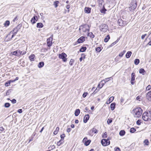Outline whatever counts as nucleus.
<instances>
[{
	"label": "nucleus",
	"mask_w": 151,
	"mask_h": 151,
	"mask_svg": "<svg viewBox=\"0 0 151 151\" xmlns=\"http://www.w3.org/2000/svg\"><path fill=\"white\" fill-rule=\"evenodd\" d=\"M82 141L85 145L87 146L89 145L91 142V140L90 139L88 140L87 138L85 137L84 138Z\"/></svg>",
	"instance_id": "1a4fd4ad"
},
{
	"label": "nucleus",
	"mask_w": 151,
	"mask_h": 151,
	"mask_svg": "<svg viewBox=\"0 0 151 151\" xmlns=\"http://www.w3.org/2000/svg\"><path fill=\"white\" fill-rule=\"evenodd\" d=\"M63 142H64V140L61 139L59 141H58L57 142V145L58 146H60L61 145V144L63 143Z\"/></svg>",
	"instance_id": "a19ab883"
},
{
	"label": "nucleus",
	"mask_w": 151,
	"mask_h": 151,
	"mask_svg": "<svg viewBox=\"0 0 151 151\" xmlns=\"http://www.w3.org/2000/svg\"><path fill=\"white\" fill-rule=\"evenodd\" d=\"M139 62L140 61L139 59H136L134 60V63L135 65H137L139 64Z\"/></svg>",
	"instance_id": "e433bc0d"
},
{
	"label": "nucleus",
	"mask_w": 151,
	"mask_h": 151,
	"mask_svg": "<svg viewBox=\"0 0 151 151\" xmlns=\"http://www.w3.org/2000/svg\"><path fill=\"white\" fill-rule=\"evenodd\" d=\"M135 74L134 73H132L131 75V83L132 85L134 84L135 83Z\"/></svg>",
	"instance_id": "9b49d317"
},
{
	"label": "nucleus",
	"mask_w": 151,
	"mask_h": 151,
	"mask_svg": "<svg viewBox=\"0 0 151 151\" xmlns=\"http://www.w3.org/2000/svg\"><path fill=\"white\" fill-rule=\"evenodd\" d=\"M13 34L12 35L11 37H9L8 39H7L6 41H8L10 40L12 38L16 35V34H15L14 33H13Z\"/></svg>",
	"instance_id": "37998d69"
},
{
	"label": "nucleus",
	"mask_w": 151,
	"mask_h": 151,
	"mask_svg": "<svg viewBox=\"0 0 151 151\" xmlns=\"http://www.w3.org/2000/svg\"><path fill=\"white\" fill-rule=\"evenodd\" d=\"M107 11V9L105 8L104 5L103 6L102 8L100 9V12L101 13L105 14L106 13V12Z\"/></svg>",
	"instance_id": "6ab92c4d"
},
{
	"label": "nucleus",
	"mask_w": 151,
	"mask_h": 151,
	"mask_svg": "<svg viewBox=\"0 0 151 151\" xmlns=\"http://www.w3.org/2000/svg\"><path fill=\"white\" fill-rule=\"evenodd\" d=\"M151 88V86L150 85H148L146 88V90L147 91H148L150 90Z\"/></svg>",
	"instance_id": "bf43d9fd"
},
{
	"label": "nucleus",
	"mask_w": 151,
	"mask_h": 151,
	"mask_svg": "<svg viewBox=\"0 0 151 151\" xmlns=\"http://www.w3.org/2000/svg\"><path fill=\"white\" fill-rule=\"evenodd\" d=\"M108 27V26L105 24H102L99 26L101 31L104 32L106 31Z\"/></svg>",
	"instance_id": "39448f33"
},
{
	"label": "nucleus",
	"mask_w": 151,
	"mask_h": 151,
	"mask_svg": "<svg viewBox=\"0 0 151 151\" xmlns=\"http://www.w3.org/2000/svg\"><path fill=\"white\" fill-rule=\"evenodd\" d=\"M12 32H10L6 36V38L5 39L6 41L7 39H8L9 37H11V35Z\"/></svg>",
	"instance_id": "c03bdc74"
},
{
	"label": "nucleus",
	"mask_w": 151,
	"mask_h": 151,
	"mask_svg": "<svg viewBox=\"0 0 151 151\" xmlns=\"http://www.w3.org/2000/svg\"><path fill=\"white\" fill-rule=\"evenodd\" d=\"M86 26H87V25H86V24H84V25H81L80 26L81 27V29L83 30V32L84 31V28H85L86 27Z\"/></svg>",
	"instance_id": "864d4df0"
},
{
	"label": "nucleus",
	"mask_w": 151,
	"mask_h": 151,
	"mask_svg": "<svg viewBox=\"0 0 151 151\" xmlns=\"http://www.w3.org/2000/svg\"><path fill=\"white\" fill-rule=\"evenodd\" d=\"M114 151H117V150H118V151L119 150V151H120V148L118 147H116L114 148Z\"/></svg>",
	"instance_id": "680f3d73"
},
{
	"label": "nucleus",
	"mask_w": 151,
	"mask_h": 151,
	"mask_svg": "<svg viewBox=\"0 0 151 151\" xmlns=\"http://www.w3.org/2000/svg\"><path fill=\"white\" fill-rule=\"evenodd\" d=\"M67 56V55L64 52H62L59 55V58L60 59H61L64 62H66L67 60L66 57Z\"/></svg>",
	"instance_id": "423d86ee"
},
{
	"label": "nucleus",
	"mask_w": 151,
	"mask_h": 151,
	"mask_svg": "<svg viewBox=\"0 0 151 151\" xmlns=\"http://www.w3.org/2000/svg\"><path fill=\"white\" fill-rule=\"evenodd\" d=\"M88 36L90 37V38H93L95 37V35L92 32H88Z\"/></svg>",
	"instance_id": "c85d7f7f"
},
{
	"label": "nucleus",
	"mask_w": 151,
	"mask_h": 151,
	"mask_svg": "<svg viewBox=\"0 0 151 151\" xmlns=\"http://www.w3.org/2000/svg\"><path fill=\"white\" fill-rule=\"evenodd\" d=\"M125 133V132L124 130H121L119 133V134L121 136H123L124 135Z\"/></svg>",
	"instance_id": "72a5a7b5"
},
{
	"label": "nucleus",
	"mask_w": 151,
	"mask_h": 151,
	"mask_svg": "<svg viewBox=\"0 0 151 151\" xmlns=\"http://www.w3.org/2000/svg\"><path fill=\"white\" fill-rule=\"evenodd\" d=\"M65 135L64 134L61 135L60 136L61 138V139L64 140V138L65 137Z\"/></svg>",
	"instance_id": "5fc2aeb1"
},
{
	"label": "nucleus",
	"mask_w": 151,
	"mask_h": 151,
	"mask_svg": "<svg viewBox=\"0 0 151 151\" xmlns=\"http://www.w3.org/2000/svg\"><path fill=\"white\" fill-rule=\"evenodd\" d=\"M110 39V37L109 35H107L106 37L104 39V42H107L109 39Z\"/></svg>",
	"instance_id": "473e14b6"
},
{
	"label": "nucleus",
	"mask_w": 151,
	"mask_h": 151,
	"mask_svg": "<svg viewBox=\"0 0 151 151\" xmlns=\"http://www.w3.org/2000/svg\"><path fill=\"white\" fill-rule=\"evenodd\" d=\"M19 29H18L17 27L14 28L13 30L11 31V32H12V33H13V32L15 34H16L17 32L19 30Z\"/></svg>",
	"instance_id": "cd10ccee"
},
{
	"label": "nucleus",
	"mask_w": 151,
	"mask_h": 151,
	"mask_svg": "<svg viewBox=\"0 0 151 151\" xmlns=\"http://www.w3.org/2000/svg\"><path fill=\"white\" fill-rule=\"evenodd\" d=\"M59 130V128L58 127H57L56 128V129L53 132L54 134L55 135L57 134Z\"/></svg>",
	"instance_id": "58836bf2"
},
{
	"label": "nucleus",
	"mask_w": 151,
	"mask_h": 151,
	"mask_svg": "<svg viewBox=\"0 0 151 151\" xmlns=\"http://www.w3.org/2000/svg\"><path fill=\"white\" fill-rule=\"evenodd\" d=\"M146 97L148 100L151 101V91H149L147 93Z\"/></svg>",
	"instance_id": "2eb2a0df"
},
{
	"label": "nucleus",
	"mask_w": 151,
	"mask_h": 151,
	"mask_svg": "<svg viewBox=\"0 0 151 151\" xmlns=\"http://www.w3.org/2000/svg\"><path fill=\"white\" fill-rule=\"evenodd\" d=\"M81 57L84 59L85 58L86 55L84 53H82L81 55Z\"/></svg>",
	"instance_id": "774afa93"
},
{
	"label": "nucleus",
	"mask_w": 151,
	"mask_h": 151,
	"mask_svg": "<svg viewBox=\"0 0 151 151\" xmlns=\"http://www.w3.org/2000/svg\"><path fill=\"white\" fill-rule=\"evenodd\" d=\"M112 122V119H108L107 120V123L108 124H109Z\"/></svg>",
	"instance_id": "09e8293b"
},
{
	"label": "nucleus",
	"mask_w": 151,
	"mask_h": 151,
	"mask_svg": "<svg viewBox=\"0 0 151 151\" xmlns=\"http://www.w3.org/2000/svg\"><path fill=\"white\" fill-rule=\"evenodd\" d=\"M104 84V83H101V82H100L99 83L97 87V88L98 87L99 88L98 89H99V90L103 86Z\"/></svg>",
	"instance_id": "bb28decb"
},
{
	"label": "nucleus",
	"mask_w": 151,
	"mask_h": 151,
	"mask_svg": "<svg viewBox=\"0 0 151 151\" xmlns=\"http://www.w3.org/2000/svg\"><path fill=\"white\" fill-rule=\"evenodd\" d=\"M10 106V104L9 103H6L4 104V106L6 108H8Z\"/></svg>",
	"instance_id": "49530a36"
},
{
	"label": "nucleus",
	"mask_w": 151,
	"mask_h": 151,
	"mask_svg": "<svg viewBox=\"0 0 151 151\" xmlns=\"http://www.w3.org/2000/svg\"><path fill=\"white\" fill-rule=\"evenodd\" d=\"M91 8L88 7H86L84 9V11L86 13H90L91 12Z\"/></svg>",
	"instance_id": "f3484780"
},
{
	"label": "nucleus",
	"mask_w": 151,
	"mask_h": 151,
	"mask_svg": "<svg viewBox=\"0 0 151 151\" xmlns=\"http://www.w3.org/2000/svg\"><path fill=\"white\" fill-rule=\"evenodd\" d=\"M74 62V60L73 59H71L70 60V62H69L70 65L72 66L73 65V63Z\"/></svg>",
	"instance_id": "de8ad7c7"
},
{
	"label": "nucleus",
	"mask_w": 151,
	"mask_h": 151,
	"mask_svg": "<svg viewBox=\"0 0 151 151\" xmlns=\"http://www.w3.org/2000/svg\"><path fill=\"white\" fill-rule=\"evenodd\" d=\"M99 91V89H97V87L96 88L95 90L94 91V92L92 94H96L97 92H98Z\"/></svg>",
	"instance_id": "6e6d98bb"
},
{
	"label": "nucleus",
	"mask_w": 151,
	"mask_h": 151,
	"mask_svg": "<svg viewBox=\"0 0 151 151\" xmlns=\"http://www.w3.org/2000/svg\"><path fill=\"white\" fill-rule=\"evenodd\" d=\"M59 3V1H55L54 2L53 5L55 6V8L58 7V4Z\"/></svg>",
	"instance_id": "f704fd0d"
},
{
	"label": "nucleus",
	"mask_w": 151,
	"mask_h": 151,
	"mask_svg": "<svg viewBox=\"0 0 151 151\" xmlns=\"http://www.w3.org/2000/svg\"><path fill=\"white\" fill-rule=\"evenodd\" d=\"M132 112L134 113V116L139 118L142 115V110L140 108H137L134 109Z\"/></svg>",
	"instance_id": "f257e3e1"
},
{
	"label": "nucleus",
	"mask_w": 151,
	"mask_h": 151,
	"mask_svg": "<svg viewBox=\"0 0 151 151\" xmlns=\"http://www.w3.org/2000/svg\"><path fill=\"white\" fill-rule=\"evenodd\" d=\"M26 53V52L25 51H24V50H23V51H21L20 50V55H25Z\"/></svg>",
	"instance_id": "3c124183"
},
{
	"label": "nucleus",
	"mask_w": 151,
	"mask_h": 151,
	"mask_svg": "<svg viewBox=\"0 0 151 151\" xmlns=\"http://www.w3.org/2000/svg\"><path fill=\"white\" fill-rule=\"evenodd\" d=\"M44 65V63L43 62H40L38 65V67L39 68H42Z\"/></svg>",
	"instance_id": "b1692460"
},
{
	"label": "nucleus",
	"mask_w": 151,
	"mask_h": 151,
	"mask_svg": "<svg viewBox=\"0 0 151 151\" xmlns=\"http://www.w3.org/2000/svg\"><path fill=\"white\" fill-rule=\"evenodd\" d=\"M148 113L144 112L142 115V119L145 121H148L151 120V116H149L148 114Z\"/></svg>",
	"instance_id": "20e7f679"
},
{
	"label": "nucleus",
	"mask_w": 151,
	"mask_h": 151,
	"mask_svg": "<svg viewBox=\"0 0 151 151\" xmlns=\"http://www.w3.org/2000/svg\"><path fill=\"white\" fill-rule=\"evenodd\" d=\"M11 101L12 103L13 104H15L16 103V100L15 99H13L12 100H10Z\"/></svg>",
	"instance_id": "052dcab7"
},
{
	"label": "nucleus",
	"mask_w": 151,
	"mask_h": 151,
	"mask_svg": "<svg viewBox=\"0 0 151 151\" xmlns=\"http://www.w3.org/2000/svg\"><path fill=\"white\" fill-rule=\"evenodd\" d=\"M10 24V22L9 21L7 20L5 21L4 23V25L5 27H7Z\"/></svg>",
	"instance_id": "ea45409f"
},
{
	"label": "nucleus",
	"mask_w": 151,
	"mask_h": 151,
	"mask_svg": "<svg viewBox=\"0 0 151 151\" xmlns=\"http://www.w3.org/2000/svg\"><path fill=\"white\" fill-rule=\"evenodd\" d=\"M80 112V110L79 109H76L75 111V115L76 116H78Z\"/></svg>",
	"instance_id": "a878e982"
},
{
	"label": "nucleus",
	"mask_w": 151,
	"mask_h": 151,
	"mask_svg": "<svg viewBox=\"0 0 151 151\" xmlns=\"http://www.w3.org/2000/svg\"><path fill=\"white\" fill-rule=\"evenodd\" d=\"M22 24H19L16 27L19 29L21 28L22 27Z\"/></svg>",
	"instance_id": "e2e57ef3"
},
{
	"label": "nucleus",
	"mask_w": 151,
	"mask_h": 151,
	"mask_svg": "<svg viewBox=\"0 0 151 151\" xmlns=\"http://www.w3.org/2000/svg\"><path fill=\"white\" fill-rule=\"evenodd\" d=\"M116 103H113L111 104L110 108L111 109L112 111H113L115 108Z\"/></svg>",
	"instance_id": "4be33fe9"
},
{
	"label": "nucleus",
	"mask_w": 151,
	"mask_h": 151,
	"mask_svg": "<svg viewBox=\"0 0 151 151\" xmlns=\"http://www.w3.org/2000/svg\"><path fill=\"white\" fill-rule=\"evenodd\" d=\"M144 143L145 145H147L149 144V141L148 139H145L144 141Z\"/></svg>",
	"instance_id": "603ef678"
},
{
	"label": "nucleus",
	"mask_w": 151,
	"mask_h": 151,
	"mask_svg": "<svg viewBox=\"0 0 151 151\" xmlns=\"http://www.w3.org/2000/svg\"><path fill=\"white\" fill-rule=\"evenodd\" d=\"M136 100H138L139 101H140L141 99V96H137L136 98Z\"/></svg>",
	"instance_id": "338daca9"
},
{
	"label": "nucleus",
	"mask_w": 151,
	"mask_h": 151,
	"mask_svg": "<svg viewBox=\"0 0 151 151\" xmlns=\"http://www.w3.org/2000/svg\"><path fill=\"white\" fill-rule=\"evenodd\" d=\"M132 54V52L131 51H128L126 54L125 56L126 58H129Z\"/></svg>",
	"instance_id": "5701e85b"
},
{
	"label": "nucleus",
	"mask_w": 151,
	"mask_h": 151,
	"mask_svg": "<svg viewBox=\"0 0 151 151\" xmlns=\"http://www.w3.org/2000/svg\"><path fill=\"white\" fill-rule=\"evenodd\" d=\"M137 124L138 125H139L141 124V120L140 119H138L136 122Z\"/></svg>",
	"instance_id": "4d7b16f0"
},
{
	"label": "nucleus",
	"mask_w": 151,
	"mask_h": 151,
	"mask_svg": "<svg viewBox=\"0 0 151 151\" xmlns=\"http://www.w3.org/2000/svg\"><path fill=\"white\" fill-rule=\"evenodd\" d=\"M111 138L109 137L107 139H103L101 141V143L103 146H106L109 145L110 144L109 140Z\"/></svg>",
	"instance_id": "7ed1b4c3"
},
{
	"label": "nucleus",
	"mask_w": 151,
	"mask_h": 151,
	"mask_svg": "<svg viewBox=\"0 0 151 151\" xmlns=\"http://www.w3.org/2000/svg\"><path fill=\"white\" fill-rule=\"evenodd\" d=\"M117 22L119 25L120 26H124L127 24L126 21H124L121 19H119Z\"/></svg>",
	"instance_id": "6e6552de"
},
{
	"label": "nucleus",
	"mask_w": 151,
	"mask_h": 151,
	"mask_svg": "<svg viewBox=\"0 0 151 151\" xmlns=\"http://www.w3.org/2000/svg\"><path fill=\"white\" fill-rule=\"evenodd\" d=\"M136 131V129L134 127L130 129V132L131 133H133Z\"/></svg>",
	"instance_id": "79ce46f5"
},
{
	"label": "nucleus",
	"mask_w": 151,
	"mask_h": 151,
	"mask_svg": "<svg viewBox=\"0 0 151 151\" xmlns=\"http://www.w3.org/2000/svg\"><path fill=\"white\" fill-rule=\"evenodd\" d=\"M53 37V35H52L47 40V45L49 47H50L52 45Z\"/></svg>",
	"instance_id": "0eeeda50"
},
{
	"label": "nucleus",
	"mask_w": 151,
	"mask_h": 151,
	"mask_svg": "<svg viewBox=\"0 0 151 151\" xmlns=\"http://www.w3.org/2000/svg\"><path fill=\"white\" fill-rule=\"evenodd\" d=\"M20 50L18 49L12 52L11 54L16 56H20Z\"/></svg>",
	"instance_id": "9d476101"
},
{
	"label": "nucleus",
	"mask_w": 151,
	"mask_h": 151,
	"mask_svg": "<svg viewBox=\"0 0 151 151\" xmlns=\"http://www.w3.org/2000/svg\"><path fill=\"white\" fill-rule=\"evenodd\" d=\"M101 50V47H97L96 49V50L97 52H100Z\"/></svg>",
	"instance_id": "a18cd8bd"
},
{
	"label": "nucleus",
	"mask_w": 151,
	"mask_h": 151,
	"mask_svg": "<svg viewBox=\"0 0 151 151\" xmlns=\"http://www.w3.org/2000/svg\"><path fill=\"white\" fill-rule=\"evenodd\" d=\"M87 26L88 27V28H87L85 30H84V32H86V31L89 32L90 31V27L89 25H87Z\"/></svg>",
	"instance_id": "0e129e2a"
},
{
	"label": "nucleus",
	"mask_w": 151,
	"mask_h": 151,
	"mask_svg": "<svg viewBox=\"0 0 151 151\" xmlns=\"http://www.w3.org/2000/svg\"><path fill=\"white\" fill-rule=\"evenodd\" d=\"M35 55L34 54H32L29 57V58L30 60L31 61H33L34 60V58H35Z\"/></svg>",
	"instance_id": "412c9836"
},
{
	"label": "nucleus",
	"mask_w": 151,
	"mask_h": 151,
	"mask_svg": "<svg viewBox=\"0 0 151 151\" xmlns=\"http://www.w3.org/2000/svg\"><path fill=\"white\" fill-rule=\"evenodd\" d=\"M88 94V93L87 92H84L83 95V97L84 98L86 97Z\"/></svg>",
	"instance_id": "69168bd1"
},
{
	"label": "nucleus",
	"mask_w": 151,
	"mask_h": 151,
	"mask_svg": "<svg viewBox=\"0 0 151 151\" xmlns=\"http://www.w3.org/2000/svg\"><path fill=\"white\" fill-rule=\"evenodd\" d=\"M88 45H85L82 46L79 50V51L81 52H85L87 49V47L85 46Z\"/></svg>",
	"instance_id": "4468645a"
},
{
	"label": "nucleus",
	"mask_w": 151,
	"mask_h": 151,
	"mask_svg": "<svg viewBox=\"0 0 151 151\" xmlns=\"http://www.w3.org/2000/svg\"><path fill=\"white\" fill-rule=\"evenodd\" d=\"M85 37L82 36L80 37L77 40V42L78 43H81L84 42L85 41Z\"/></svg>",
	"instance_id": "ddd939ff"
},
{
	"label": "nucleus",
	"mask_w": 151,
	"mask_h": 151,
	"mask_svg": "<svg viewBox=\"0 0 151 151\" xmlns=\"http://www.w3.org/2000/svg\"><path fill=\"white\" fill-rule=\"evenodd\" d=\"M37 17L36 16H34L31 19V22L33 24L35 23L37 21Z\"/></svg>",
	"instance_id": "f8f14e48"
},
{
	"label": "nucleus",
	"mask_w": 151,
	"mask_h": 151,
	"mask_svg": "<svg viewBox=\"0 0 151 151\" xmlns=\"http://www.w3.org/2000/svg\"><path fill=\"white\" fill-rule=\"evenodd\" d=\"M10 81H7L5 83V85L6 86H8L10 85Z\"/></svg>",
	"instance_id": "8fccbe9b"
},
{
	"label": "nucleus",
	"mask_w": 151,
	"mask_h": 151,
	"mask_svg": "<svg viewBox=\"0 0 151 151\" xmlns=\"http://www.w3.org/2000/svg\"><path fill=\"white\" fill-rule=\"evenodd\" d=\"M146 73L145 70L143 68H141L139 70V73L142 74V75H144L145 73Z\"/></svg>",
	"instance_id": "2f4dec72"
},
{
	"label": "nucleus",
	"mask_w": 151,
	"mask_h": 151,
	"mask_svg": "<svg viewBox=\"0 0 151 151\" xmlns=\"http://www.w3.org/2000/svg\"><path fill=\"white\" fill-rule=\"evenodd\" d=\"M112 78V79L113 78L111 77H110L109 78H106L104 80H103L102 81H101V82H102L103 81H104V83H106V82H107L108 81H109L110 80V79Z\"/></svg>",
	"instance_id": "4c0bfd02"
},
{
	"label": "nucleus",
	"mask_w": 151,
	"mask_h": 151,
	"mask_svg": "<svg viewBox=\"0 0 151 151\" xmlns=\"http://www.w3.org/2000/svg\"><path fill=\"white\" fill-rule=\"evenodd\" d=\"M137 1L136 0H132L130 4V6L129 7V9L131 11L134 10L137 7Z\"/></svg>",
	"instance_id": "f03ea898"
},
{
	"label": "nucleus",
	"mask_w": 151,
	"mask_h": 151,
	"mask_svg": "<svg viewBox=\"0 0 151 151\" xmlns=\"http://www.w3.org/2000/svg\"><path fill=\"white\" fill-rule=\"evenodd\" d=\"M107 133L106 132H105L104 133V134L102 135V137L103 138H106L107 137Z\"/></svg>",
	"instance_id": "13d9d810"
},
{
	"label": "nucleus",
	"mask_w": 151,
	"mask_h": 151,
	"mask_svg": "<svg viewBox=\"0 0 151 151\" xmlns=\"http://www.w3.org/2000/svg\"><path fill=\"white\" fill-rule=\"evenodd\" d=\"M36 27L37 28H42L43 27V25L42 23H37Z\"/></svg>",
	"instance_id": "393cba45"
},
{
	"label": "nucleus",
	"mask_w": 151,
	"mask_h": 151,
	"mask_svg": "<svg viewBox=\"0 0 151 151\" xmlns=\"http://www.w3.org/2000/svg\"><path fill=\"white\" fill-rule=\"evenodd\" d=\"M99 2V6L100 7H101L103 5V4L104 3L103 0H98Z\"/></svg>",
	"instance_id": "c756f323"
},
{
	"label": "nucleus",
	"mask_w": 151,
	"mask_h": 151,
	"mask_svg": "<svg viewBox=\"0 0 151 151\" xmlns=\"http://www.w3.org/2000/svg\"><path fill=\"white\" fill-rule=\"evenodd\" d=\"M98 130L96 129V128L94 127L91 130L89 133V134L90 135H91V134H90V133L91 132L93 133H94L96 134L98 133Z\"/></svg>",
	"instance_id": "a211bd4d"
},
{
	"label": "nucleus",
	"mask_w": 151,
	"mask_h": 151,
	"mask_svg": "<svg viewBox=\"0 0 151 151\" xmlns=\"http://www.w3.org/2000/svg\"><path fill=\"white\" fill-rule=\"evenodd\" d=\"M89 118V115L87 114L84 117L83 122L84 123H86L88 122Z\"/></svg>",
	"instance_id": "dca6fc26"
},
{
	"label": "nucleus",
	"mask_w": 151,
	"mask_h": 151,
	"mask_svg": "<svg viewBox=\"0 0 151 151\" xmlns=\"http://www.w3.org/2000/svg\"><path fill=\"white\" fill-rule=\"evenodd\" d=\"M84 112H87L89 114H91L92 112L87 107H86L85 109V110L84 111Z\"/></svg>",
	"instance_id": "c9c22d12"
},
{
	"label": "nucleus",
	"mask_w": 151,
	"mask_h": 151,
	"mask_svg": "<svg viewBox=\"0 0 151 151\" xmlns=\"http://www.w3.org/2000/svg\"><path fill=\"white\" fill-rule=\"evenodd\" d=\"M35 135V133H34L31 136L30 138L29 139L28 143H29L31 141H32L33 140V138H34Z\"/></svg>",
	"instance_id": "7c9ffc66"
},
{
	"label": "nucleus",
	"mask_w": 151,
	"mask_h": 151,
	"mask_svg": "<svg viewBox=\"0 0 151 151\" xmlns=\"http://www.w3.org/2000/svg\"><path fill=\"white\" fill-rule=\"evenodd\" d=\"M114 99V96H111L110 97L108 100L106 102L107 104H109L110 103H111V102H112Z\"/></svg>",
	"instance_id": "aec40b11"
}]
</instances>
